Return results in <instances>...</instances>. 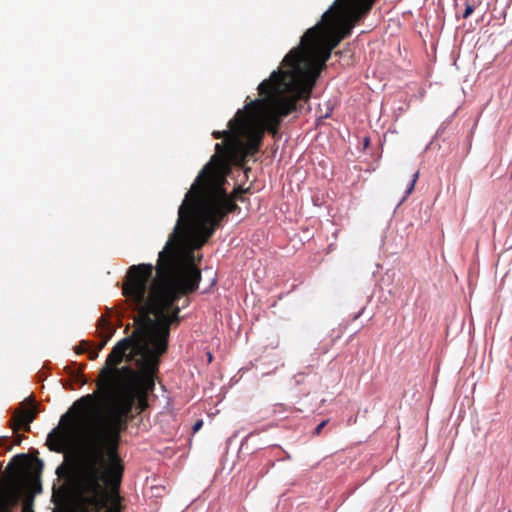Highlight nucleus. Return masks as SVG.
<instances>
[{
	"instance_id": "24",
	"label": "nucleus",
	"mask_w": 512,
	"mask_h": 512,
	"mask_svg": "<svg viewBox=\"0 0 512 512\" xmlns=\"http://www.w3.org/2000/svg\"><path fill=\"white\" fill-rule=\"evenodd\" d=\"M24 512H33L32 510L28 509L27 507L24 508Z\"/></svg>"
},
{
	"instance_id": "19",
	"label": "nucleus",
	"mask_w": 512,
	"mask_h": 512,
	"mask_svg": "<svg viewBox=\"0 0 512 512\" xmlns=\"http://www.w3.org/2000/svg\"><path fill=\"white\" fill-rule=\"evenodd\" d=\"M9 442V437L7 436H3V437H0V447H4L8 444Z\"/></svg>"
},
{
	"instance_id": "12",
	"label": "nucleus",
	"mask_w": 512,
	"mask_h": 512,
	"mask_svg": "<svg viewBox=\"0 0 512 512\" xmlns=\"http://www.w3.org/2000/svg\"><path fill=\"white\" fill-rule=\"evenodd\" d=\"M28 461L29 459L26 454L16 455L7 465V470L11 469L13 465H16L18 469H24L28 465Z\"/></svg>"
},
{
	"instance_id": "13",
	"label": "nucleus",
	"mask_w": 512,
	"mask_h": 512,
	"mask_svg": "<svg viewBox=\"0 0 512 512\" xmlns=\"http://www.w3.org/2000/svg\"><path fill=\"white\" fill-rule=\"evenodd\" d=\"M418 175H419L418 172H415L413 174V178H412V180H411V182H410V184H409V186H408V188L406 190V196L410 195L412 193V191L414 190L415 184H416L417 179H418Z\"/></svg>"
},
{
	"instance_id": "25",
	"label": "nucleus",
	"mask_w": 512,
	"mask_h": 512,
	"mask_svg": "<svg viewBox=\"0 0 512 512\" xmlns=\"http://www.w3.org/2000/svg\"><path fill=\"white\" fill-rule=\"evenodd\" d=\"M141 404H142V406H145L146 405V400L143 399Z\"/></svg>"
},
{
	"instance_id": "3",
	"label": "nucleus",
	"mask_w": 512,
	"mask_h": 512,
	"mask_svg": "<svg viewBox=\"0 0 512 512\" xmlns=\"http://www.w3.org/2000/svg\"><path fill=\"white\" fill-rule=\"evenodd\" d=\"M105 401L111 403L106 421L81 452L73 468L71 482L79 484L83 491L93 494L100 491L111 493V507L107 512H122L119 489L124 463L118 449L120 433L126 429L135 395L121 394Z\"/></svg>"
},
{
	"instance_id": "21",
	"label": "nucleus",
	"mask_w": 512,
	"mask_h": 512,
	"mask_svg": "<svg viewBox=\"0 0 512 512\" xmlns=\"http://www.w3.org/2000/svg\"><path fill=\"white\" fill-rule=\"evenodd\" d=\"M76 377H77V378H81V383H82V384H85V383H86V380H85V378H84V376H83L82 374L77 373V374H76Z\"/></svg>"
},
{
	"instance_id": "4",
	"label": "nucleus",
	"mask_w": 512,
	"mask_h": 512,
	"mask_svg": "<svg viewBox=\"0 0 512 512\" xmlns=\"http://www.w3.org/2000/svg\"><path fill=\"white\" fill-rule=\"evenodd\" d=\"M375 0H335L321 21L309 28L300 44L283 59L284 70L312 90L320 72L326 67L332 50L372 8Z\"/></svg>"
},
{
	"instance_id": "14",
	"label": "nucleus",
	"mask_w": 512,
	"mask_h": 512,
	"mask_svg": "<svg viewBox=\"0 0 512 512\" xmlns=\"http://www.w3.org/2000/svg\"><path fill=\"white\" fill-rule=\"evenodd\" d=\"M474 12V6L471 4H466V8L463 13V18H468Z\"/></svg>"
},
{
	"instance_id": "1",
	"label": "nucleus",
	"mask_w": 512,
	"mask_h": 512,
	"mask_svg": "<svg viewBox=\"0 0 512 512\" xmlns=\"http://www.w3.org/2000/svg\"><path fill=\"white\" fill-rule=\"evenodd\" d=\"M200 281V270L192 260L188 263L183 261L173 241L166 242L159 252L156 266L142 263L129 267L122 294L138 314L134 318L132 334L115 344L99 372L96 386L101 398L132 394L127 389L135 382L138 372L129 366L118 368L117 365L126 358L137 366L139 344L145 343L152 348L154 334L163 326L174 302L196 291Z\"/></svg>"
},
{
	"instance_id": "5",
	"label": "nucleus",
	"mask_w": 512,
	"mask_h": 512,
	"mask_svg": "<svg viewBox=\"0 0 512 512\" xmlns=\"http://www.w3.org/2000/svg\"><path fill=\"white\" fill-rule=\"evenodd\" d=\"M311 91L305 84L278 69L259 84L258 92L263 97L246 104L244 113L253 117L263 134L268 131L276 136L282 119L296 110L298 100H308Z\"/></svg>"
},
{
	"instance_id": "6",
	"label": "nucleus",
	"mask_w": 512,
	"mask_h": 512,
	"mask_svg": "<svg viewBox=\"0 0 512 512\" xmlns=\"http://www.w3.org/2000/svg\"><path fill=\"white\" fill-rule=\"evenodd\" d=\"M180 310L177 302H174L173 309L168 313L163 326L154 334L151 349L145 343L137 347L136 354L140 357L137 359L138 376L135 382L143 394L153 391L155 387L160 357L167 352L171 327L181 321Z\"/></svg>"
},
{
	"instance_id": "10",
	"label": "nucleus",
	"mask_w": 512,
	"mask_h": 512,
	"mask_svg": "<svg viewBox=\"0 0 512 512\" xmlns=\"http://www.w3.org/2000/svg\"><path fill=\"white\" fill-rule=\"evenodd\" d=\"M97 328L99 330V336L102 338V342L99 343L97 348L95 349L100 352L110 339L112 330L110 322L104 316L100 317V319L98 320Z\"/></svg>"
},
{
	"instance_id": "7",
	"label": "nucleus",
	"mask_w": 512,
	"mask_h": 512,
	"mask_svg": "<svg viewBox=\"0 0 512 512\" xmlns=\"http://www.w3.org/2000/svg\"><path fill=\"white\" fill-rule=\"evenodd\" d=\"M99 402L100 400L96 393L87 394L78 399L72 408L62 415L60 419L61 426L55 427L48 434V448L54 452H63L78 427L88 422L92 412L98 407Z\"/></svg>"
},
{
	"instance_id": "8",
	"label": "nucleus",
	"mask_w": 512,
	"mask_h": 512,
	"mask_svg": "<svg viewBox=\"0 0 512 512\" xmlns=\"http://www.w3.org/2000/svg\"><path fill=\"white\" fill-rule=\"evenodd\" d=\"M71 487L78 512H107L111 507V493L100 491L93 494L83 491L79 484L71 482Z\"/></svg>"
},
{
	"instance_id": "11",
	"label": "nucleus",
	"mask_w": 512,
	"mask_h": 512,
	"mask_svg": "<svg viewBox=\"0 0 512 512\" xmlns=\"http://www.w3.org/2000/svg\"><path fill=\"white\" fill-rule=\"evenodd\" d=\"M17 498L10 489H0V512H10Z\"/></svg>"
},
{
	"instance_id": "2",
	"label": "nucleus",
	"mask_w": 512,
	"mask_h": 512,
	"mask_svg": "<svg viewBox=\"0 0 512 512\" xmlns=\"http://www.w3.org/2000/svg\"><path fill=\"white\" fill-rule=\"evenodd\" d=\"M212 136L224 141L215 145V154L186 193L178 210L177 224L167 241H173L179 253L180 244L185 245L190 254L200 249L229 213L240 210L235 201H243L241 195L245 190L238 188L231 195L226 192L224 168L244 167L247 157L259 151L263 131L243 109L228 122L227 130L213 131ZM190 257L192 259L193 255Z\"/></svg>"
},
{
	"instance_id": "20",
	"label": "nucleus",
	"mask_w": 512,
	"mask_h": 512,
	"mask_svg": "<svg viewBox=\"0 0 512 512\" xmlns=\"http://www.w3.org/2000/svg\"><path fill=\"white\" fill-rule=\"evenodd\" d=\"M22 438H23V436L17 435L16 438H15L14 444L15 445H20V443L22 442Z\"/></svg>"
},
{
	"instance_id": "17",
	"label": "nucleus",
	"mask_w": 512,
	"mask_h": 512,
	"mask_svg": "<svg viewBox=\"0 0 512 512\" xmlns=\"http://www.w3.org/2000/svg\"><path fill=\"white\" fill-rule=\"evenodd\" d=\"M88 346V342L86 341H82L80 346H79V349L77 350V353H83L86 351V347Z\"/></svg>"
},
{
	"instance_id": "9",
	"label": "nucleus",
	"mask_w": 512,
	"mask_h": 512,
	"mask_svg": "<svg viewBox=\"0 0 512 512\" xmlns=\"http://www.w3.org/2000/svg\"><path fill=\"white\" fill-rule=\"evenodd\" d=\"M35 417L36 410L34 406V400L31 399L30 407H24L21 405L19 409L15 410L10 421V426L13 432L16 433L20 429L30 431V423L34 421Z\"/></svg>"
},
{
	"instance_id": "18",
	"label": "nucleus",
	"mask_w": 512,
	"mask_h": 512,
	"mask_svg": "<svg viewBox=\"0 0 512 512\" xmlns=\"http://www.w3.org/2000/svg\"><path fill=\"white\" fill-rule=\"evenodd\" d=\"M88 353H89V359L95 360L98 357L99 351H97L96 349H93V350H90Z\"/></svg>"
},
{
	"instance_id": "26",
	"label": "nucleus",
	"mask_w": 512,
	"mask_h": 512,
	"mask_svg": "<svg viewBox=\"0 0 512 512\" xmlns=\"http://www.w3.org/2000/svg\"><path fill=\"white\" fill-rule=\"evenodd\" d=\"M188 303H189V301H188V300H185V303H184L183 307L187 306V305H188Z\"/></svg>"
},
{
	"instance_id": "22",
	"label": "nucleus",
	"mask_w": 512,
	"mask_h": 512,
	"mask_svg": "<svg viewBox=\"0 0 512 512\" xmlns=\"http://www.w3.org/2000/svg\"><path fill=\"white\" fill-rule=\"evenodd\" d=\"M62 469H63V467H62V466H59V467L57 468V471H56V472H57V474H58L59 476H61V470H62Z\"/></svg>"
},
{
	"instance_id": "16",
	"label": "nucleus",
	"mask_w": 512,
	"mask_h": 512,
	"mask_svg": "<svg viewBox=\"0 0 512 512\" xmlns=\"http://www.w3.org/2000/svg\"><path fill=\"white\" fill-rule=\"evenodd\" d=\"M203 426V421L202 420H198L195 422V424L193 425V432H197L199 431Z\"/></svg>"
},
{
	"instance_id": "15",
	"label": "nucleus",
	"mask_w": 512,
	"mask_h": 512,
	"mask_svg": "<svg viewBox=\"0 0 512 512\" xmlns=\"http://www.w3.org/2000/svg\"><path fill=\"white\" fill-rule=\"evenodd\" d=\"M328 420H323L320 424L317 425V427L314 429V435H319L322 431V429L327 425Z\"/></svg>"
},
{
	"instance_id": "27",
	"label": "nucleus",
	"mask_w": 512,
	"mask_h": 512,
	"mask_svg": "<svg viewBox=\"0 0 512 512\" xmlns=\"http://www.w3.org/2000/svg\"><path fill=\"white\" fill-rule=\"evenodd\" d=\"M208 359H209V361H211V359H212V355L210 353L208 354Z\"/></svg>"
},
{
	"instance_id": "23",
	"label": "nucleus",
	"mask_w": 512,
	"mask_h": 512,
	"mask_svg": "<svg viewBox=\"0 0 512 512\" xmlns=\"http://www.w3.org/2000/svg\"><path fill=\"white\" fill-rule=\"evenodd\" d=\"M36 461H37V463L39 464V466H40V467H42V465H43L42 461H41V460H39V459H36Z\"/></svg>"
}]
</instances>
